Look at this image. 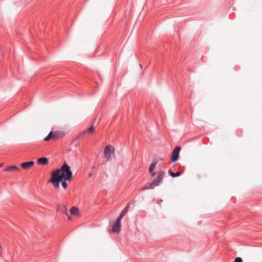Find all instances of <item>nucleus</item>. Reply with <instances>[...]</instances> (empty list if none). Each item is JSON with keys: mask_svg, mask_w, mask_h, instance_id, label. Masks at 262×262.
I'll return each instance as SVG.
<instances>
[{"mask_svg": "<svg viewBox=\"0 0 262 262\" xmlns=\"http://www.w3.org/2000/svg\"><path fill=\"white\" fill-rule=\"evenodd\" d=\"M72 177V172L70 166L65 162L60 168L56 169L52 172L49 182L52 183L55 188H58L59 183L61 182L63 188L66 189L68 187L66 180L70 181Z\"/></svg>", "mask_w": 262, "mask_h": 262, "instance_id": "obj_1", "label": "nucleus"}, {"mask_svg": "<svg viewBox=\"0 0 262 262\" xmlns=\"http://www.w3.org/2000/svg\"><path fill=\"white\" fill-rule=\"evenodd\" d=\"M64 135L65 134L62 131H51L43 140L45 141H49L50 140H58L62 138Z\"/></svg>", "mask_w": 262, "mask_h": 262, "instance_id": "obj_2", "label": "nucleus"}, {"mask_svg": "<svg viewBox=\"0 0 262 262\" xmlns=\"http://www.w3.org/2000/svg\"><path fill=\"white\" fill-rule=\"evenodd\" d=\"M165 172L164 171H160L158 172L156 178L154 181L150 184V187L154 189L155 187L158 186L160 185L162 182V179L164 176Z\"/></svg>", "mask_w": 262, "mask_h": 262, "instance_id": "obj_3", "label": "nucleus"}, {"mask_svg": "<svg viewBox=\"0 0 262 262\" xmlns=\"http://www.w3.org/2000/svg\"><path fill=\"white\" fill-rule=\"evenodd\" d=\"M115 148L112 145H107L104 150V154L105 158L107 161H110L112 160L111 154L114 152Z\"/></svg>", "mask_w": 262, "mask_h": 262, "instance_id": "obj_4", "label": "nucleus"}, {"mask_svg": "<svg viewBox=\"0 0 262 262\" xmlns=\"http://www.w3.org/2000/svg\"><path fill=\"white\" fill-rule=\"evenodd\" d=\"M181 150V148L179 146L176 147L172 151L171 160L174 162L178 160L179 157V153Z\"/></svg>", "mask_w": 262, "mask_h": 262, "instance_id": "obj_5", "label": "nucleus"}, {"mask_svg": "<svg viewBox=\"0 0 262 262\" xmlns=\"http://www.w3.org/2000/svg\"><path fill=\"white\" fill-rule=\"evenodd\" d=\"M157 163V161H154L152 162V163H151V164L149 166V171L150 173H151V177H154L156 174V172H153V170H154L155 167H156Z\"/></svg>", "mask_w": 262, "mask_h": 262, "instance_id": "obj_6", "label": "nucleus"}, {"mask_svg": "<svg viewBox=\"0 0 262 262\" xmlns=\"http://www.w3.org/2000/svg\"><path fill=\"white\" fill-rule=\"evenodd\" d=\"M34 165V162L33 161L24 162L21 164V167L25 169H28L32 167Z\"/></svg>", "mask_w": 262, "mask_h": 262, "instance_id": "obj_7", "label": "nucleus"}, {"mask_svg": "<svg viewBox=\"0 0 262 262\" xmlns=\"http://www.w3.org/2000/svg\"><path fill=\"white\" fill-rule=\"evenodd\" d=\"M121 225L117 223H115L112 227V231L114 232L118 233L120 231Z\"/></svg>", "mask_w": 262, "mask_h": 262, "instance_id": "obj_8", "label": "nucleus"}, {"mask_svg": "<svg viewBox=\"0 0 262 262\" xmlns=\"http://www.w3.org/2000/svg\"><path fill=\"white\" fill-rule=\"evenodd\" d=\"M57 209L58 211H60L63 212V213L66 214L67 215H68V212L67 210V208L64 205H62V204L58 205L57 206Z\"/></svg>", "mask_w": 262, "mask_h": 262, "instance_id": "obj_9", "label": "nucleus"}, {"mask_svg": "<svg viewBox=\"0 0 262 262\" xmlns=\"http://www.w3.org/2000/svg\"><path fill=\"white\" fill-rule=\"evenodd\" d=\"M37 162L39 165H46L48 163V159L46 157L40 158L37 159Z\"/></svg>", "mask_w": 262, "mask_h": 262, "instance_id": "obj_10", "label": "nucleus"}, {"mask_svg": "<svg viewBox=\"0 0 262 262\" xmlns=\"http://www.w3.org/2000/svg\"><path fill=\"white\" fill-rule=\"evenodd\" d=\"M183 172V171H177L176 172H173L171 171V169H169L168 170V173L169 174H170V176H171L173 178H174V177H179L180 176H181Z\"/></svg>", "mask_w": 262, "mask_h": 262, "instance_id": "obj_11", "label": "nucleus"}, {"mask_svg": "<svg viewBox=\"0 0 262 262\" xmlns=\"http://www.w3.org/2000/svg\"><path fill=\"white\" fill-rule=\"evenodd\" d=\"M130 204V203H129L126 204V205L125 206V207L124 208V209L123 210H122V211L120 213V215H121V216H122L123 217L127 213V211L128 210V209L129 208Z\"/></svg>", "mask_w": 262, "mask_h": 262, "instance_id": "obj_12", "label": "nucleus"}, {"mask_svg": "<svg viewBox=\"0 0 262 262\" xmlns=\"http://www.w3.org/2000/svg\"><path fill=\"white\" fill-rule=\"evenodd\" d=\"M5 170L7 171H11L14 170H20V169L16 166L13 165L7 167Z\"/></svg>", "mask_w": 262, "mask_h": 262, "instance_id": "obj_13", "label": "nucleus"}, {"mask_svg": "<svg viewBox=\"0 0 262 262\" xmlns=\"http://www.w3.org/2000/svg\"><path fill=\"white\" fill-rule=\"evenodd\" d=\"M78 209L75 207H72L70 209V213L71 214L75 215L78 212Z\"/></svg>", "mask_w": 262, "mask_h": 262, "instance_id": "obj_14", "label": "nucleus"}, {"mask_svg": "<svg viewBox=\"0 0 262 262\" xmlns=\"http://www.w3.org/2000/svg\"><path fill=\"white\" fill-rule=\"evenodd\" d=\"M94 130H95L94 127H93V125H92L88 129L85 130V132H86V133L92 134L94 132Z\"/></svg>", "mask_w": 262, "mask_h": 262, "instance_id": "obj_15", "label": "nucleus"}, {"mask_svg": "<svg viewBox=\"0 0 262 262\" xmlns=\"http://www.w3.org/2000/svg\"><path fill=\"white\" fill-rule=\"evenodd\" d=\"M152 188H150V185L148 186H144V187H141L140 189V191H144L146 189H152Z\"/></svg>", "mask_w": 262, "mask_h": 262, "instance_id": "obj_16", "label": "nucleus"}, {"mask_svg": "<svg viewBox=\"0 0 262 262\" xmlns=\"http://www.w3.org/2000/svg\"><path fill=\"white\" fill-rule=\"evenodd\" d=\"M122 217H123L122 216H121V215H119V216L117 219L115 223L121 225V219H122Z\"/></svg>", "mask_w": 262, "mask_h": 262, "instance_id": "obj_17", "label": "nucleus"}, {"mask_svg": "<svg viewBox=\"0 0 262 262\" xmlns=\"http://www.w3.org/2000/svg\"><path fill=\"white\" fill-rule=\"evenodd\" d=\"M86 133V132H85V130H84L82 132H81L78 135L77 137V138H79L83 136L84 135H85Z\"/></svg>", "mask_w": 262, "mask_h": 262, "instance_id": "obj_18", "label": "nucleus"}, {"mask_svg": "<svg viewBox=\"0 0 262 262\" xmlns=\"http://www.w3.org/2000/svg\"><path fill=\"white\" fill-rule=\"evenodd\" d=\"M234 262H243V259L242 258L237 257L235 258Z\"/></svg>", "mask_w": 262, "mask_h": 262, "instance_id": "obj_19", "label": "nucleus"}, {"mask_svg": "<svg viewBox=\"0 0 262 262\" xmlns=\"http://www.w3.org/2000/svg\"><path fill=\"white\" fill-rule=\"evenodd\" d=\"M92 176V173H90V174H89V177H91Z\"/></svg>", "mask_w": 262, "mask_h": 262, "instance_id": "obj_20", "label": "nucleus"}, {"mask_svg": "<svg viewBox=\"0 0 262 262\" xmlns=\"http://www.w3.org/2000/svg\"><path fill=\"white\" fill-rule=\"evenodd\" d=\"M67 216H68V219H69V220H70V219H71V217H70V216H68V215Z\"/></svg>", "mask_w": 262, "mask_h": 262, "instance_id": "obj_21", "label": "nucleus"}, {"mask_svg": "<svg viewBox=\"0 0 262 262\" xmlns=\"http://www.w3.org/2000/svg\"><path fill=\"white\" fill-rule=\"evenodd\" d=\"M67 216H68V219H69V220H70V219H71V217H70V216H68V215Z\"/></svg>", "mask_w": 262, "mask_h": 262, "instance_id": "obj_22", "label": "nucleus"}]
</instances>
